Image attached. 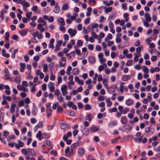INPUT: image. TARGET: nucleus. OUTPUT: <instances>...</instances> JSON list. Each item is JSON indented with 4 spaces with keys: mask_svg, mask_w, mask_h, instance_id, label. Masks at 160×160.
I'll return each mask as SVG.
<instances>
[{
    "mask_svg": "<svg viewBox=\"0 0 160 160\" xmlns=\"http://www.w3.org/2000/svg\"><path fill=\"white\" fill-rule=\"evenodd\" d=\"M17 3L22 5L23 8L28 7L30 6V4L25 0H19Z\"/></svg>",
    "mask_w": 160,
    "mask_h": 160,
    "instance_id": "obj_1",
    "label": "nucleus"
},
{
    "mask_svg": "<svg viewBox=\"0 0 160 160\" xmlns=\"http://www.w3.org/2000/svg\"><path fill=\"white\" fill-rule=\"evenodd\" d=\"M79 146V144L78 143H74L71 145V155H73L74 154L75 151L74 149Z\"/></svg>",
    "mask_w": 160,
    "mask_h": 160,
    "instance_id": "obj_2",
    "label": "nucleus"
},
{
    "mask_svg": "<svg viewBox=\"0 0 160 160\" xmlns=\"http://www.w3.org/2000/svg\"><path fill=\"white\" fill-rule=\"evenodd\" d=\"M117 87V85L115 84L114 85L110 87L108 89V92L110 94H112V93L114 92Z\"/></svg>",
    "mask_w": 160,
    "mask_h": 160,
    "instance_id": "obj_3",
    "label": "nucleus"
},
{
    "mask_svg": "<svg viewBox=\"0 0 160 160\" xmlns=\"http://www.w3.org/2000/svg\"><path fill=\"white\" fill-rule=\"evenodd\" d=\"M67 89V87L66 85H62L61 88V91L63 96H64L68 94L66 90Z\"/></svg>",
    "mask_w": 160,
    "mask_h": 160,
    "instance_id": "obj_4",
    "label": "nucleus"
},
{
    "mask_svg": "<svg viewBox=\"0 0 160 160\" xmlns=\"http://www.w3.org/2000/svg\"><path fill=\"white\" fill-rule=\"evenodd\" d=\"M5 74L4 75V79L6 80H8L9 78H11V77H9L10 73L7 68H6L5 69Z\"/></svg>",
    "mask_w": 160,
    "mask_h": 160,
    "instance_id": "obj_5",
    "label": "nucleus"
},
{
    "mask_svg": "<svg viewBox=\"0 0 160 160\" xmlns=\"http://www.w3.org/2000/svg\"><path fill=\"white\" fill-rule=\"evenodd\" d=\"M54 83L52 82H50L48 85V88L50 89V91L51 92H53L55 90L54 87Z\"/></svg>",
    "mask_w": 160,
    "mask_h": 160,
    "instance_id": "obj_6",
    "label": "nucleus"
},
{
    "mask_svg": "<svg viewBox=\"0 0 160 160\" xmlns=\"http://www.w3.org/2000/svg\"><path fill=\"white\" fill-rule=\"evenodd\" d=\"M33 106L32 108V113L34 116H35L37 115L38 112V108L35 106V104H33Z\"/></svg>",
    "mask_w": 160,
    "mask_h": 160,
    "instance_id": "obj_7",
    "label": "nucleus"
},
{
    "mask_svg": "<svg viewBox=\"0 0 160 160\" xmlns=\"http://www.w3.org/2000/svg\"><path fill=\"white\" fill-rule=\"evenodd\" d=\"M28 152L29 155L33 156L36 155V153L33 149L30 148H28Z\"/></svg>",
    "mask_w": 160,
    "mask_h": 160,
    "instance_id": "obj_8",
    "label": "nucleus"
},
{
    "mask_svg": "<svg viewBox=\"0 0 160 160\" xmlns=\"http://www.w3.org/2000/svg\"><path fill=\"white\" fill-rule=\"evenodd\" d=\"M131 76L129 75H124L122 77L121 79L123 81H126L130 79Z\"/></svg>",
    "mask_w": 160,
    "mask_h": 160,
    "instance_id": "obj_9",
    "label": "nucleus"
},
{
    "mask_svg": "<svg viewBox=\"0 0 160 160\" xmlns=\"http://www.w3.org/2000/svg\"><path fill=\"white\" fill-rule=\"evenodd\" d=\"M85 152V150L84 148H79L78 150V153L81 156L83 155Z\"/></svg>",
    "mask_w": 160,
    "mask_h": 160,
    "instance_id": "obj_10",
    "label": "nucleus"
},
{
    "mask_svg": "<svg viewBox=\"0 0 160 160\" xmlns=\"http://www.w3.org/2000/svg\"><path fill=\"white\" fill-rule=\"evenodd\" d=\"M19 65L20 67V71L21 72H23L24 71V69L26 67L25 63L20 62L19 63Z\"/></svg>",
    "mask_w": 160,
    "mask_h": 160,
    "instance_id": "obj_11",
    "label": "nucleus"
},
{
    "mask_svg": "<svg viewBox=\"0 0 160 160\" xmlns=\"http://www.w3.org/2000/svg\"><path fill=\"white\" fill-rule=\"evenodd\" d=\"M144 17L146 21L150 22L151 20V18L150 17V14L148 13H146L144 15Z\"/></svg>",
    "mask_w": 160,
    "mask_h": 160,
    "instance_id": "obj_12",
    "label": "nucleus"
},
{
    "mask_svg": "<svg viewBox=\"0 0 160 160\" xmlns=\"http://www.w3.org/2000/svg\"><path fill=\"white\" fill-rule=\"evenodd\" d=\"M133 101L131 99H128L125 102V103L127 106H130L133 104Z\"/></svg>",
    "mask_w": 160,
    "mask_h": 160,
    "instance_id": "obj_13",
    "label": "nucleus"
},
{
    "mask_svg": "<svg viewBox=\"0 0 160 160\" xmlns=\"http://www.w3.org/2000/svg\"><path fill=\"white\" fill-rule=\"evenodd\" d=\"M121 122L122 124L124 125L127 124L128 122L125 116H123L121 118Z\"/></svg>",
    "mask_w": 160,
    "mask_h": 160,
    "instance_id": "obj_14",
    "label": "nucleus"
},
{
    "mask_svg": "<svg viewBox=\"0 0 160 160\" xmlns=\"http://www.w3.org/2000/svg\"><path fill=\"white\" fill-rule=\"evenodd\" d=\"M46 111L47 112V117L49 118L51 116V113L52 112V110L51 108L50 107H48L46 108Z\"/></svg>",
    "mask_w": 160,
    "mask_h": 160,
    "instance_id": "obj_15",
    "label": "nucleus"
},
{
    "mask_svg": "<svg viewBox=\"0 0 160 160\" xmlns=\"http://www.w3.org/2000/svg\"><path fill=\"white\" fill-rule=\"evenodd\" d=\"M28 30H22L19 31V33L22 36H25L28 33Z\"/></svg>",
    "mask_w": 160,
    "mask_h": 160,
    "instance_id": "obj_16",
    "label": "nucleus"
},
{
    "mask_svg": "<svg viewBox=\"0 0 160 160\" xmlns=\"http://www.w3.org/2000/svg\"><path fill=\"white\" fill-rule=\"evenodd\" d=\"M36 137L38 138L39 140H41L42 138V133L41 131H39L37 133Z\"/></svg>",
    "mask_w": 160,
    "mask_h": 160,
    "instance_id": "obj_17",
    "label": "nucleus"
},
{
    "mask_svg": "<svg viewBox=\"0 0 160 160\" xmlns=\"http://www.w3.org/2000/svg\"><path fill=\"white\" fill-rule=\"evenodd\" d=\"M16 107V104L12 103L11 105L10 111L11 113H13L15 111V108Z\"/></svg>",
    "mask_w": 160,
    "mask_h": 160,
    "instance_id": "obj_18",
    "label": "nucleus"
},
{
    "mask_svg": "<svg viewBox=\"0 0 160 160\" xmlns=\"http://www.w3.org/2000/svg\"><path fill=\"white\" fill-rule=\"evenodd\" d=\"M69 147H68L65 150V156L68 157H69L70 156V151H69Z\"/></svg>",
    "mask_w": 160,
    "mask_h": 160,
    "instance_id": "obj_19",
    "label": "nucleus"
},
{
    "mask_svg": "<svg viewBox=\"0 0 160 160\" xmlns=\"http://www.w3.org/2000/svg\"><path fill=\"white\" fill-rule=\"evenodd\" d=\"M69 126L67 124L62 123L61 124V128L62 129H67L69 128Z\"/></svg>",
    "mask_w": 160,
    "mask_h": 160,
    "instance_id": "obj_20",
    "label": "nucleus"
},
{
    "mask_svg": "<svg viewBox=\"0 0 160 160\" xmlns=\"http://www.w3.org/2000/svg\"><path fill=\"white\" fill-rule=\"evenodd\" d=\"M60 8L58 6V4H56L55 7L53 10L54 12L55 13H58L60 11Z\"/></svg>",
    "mask_w": 160,
    "mask_h": 160,
    "instance_id": "obj_21",
    "label": "nucleus"
},
{
    "mask_svg": "<svg viewBox=\"0 0 160 160\" xmlns=\"http://www.w3.org/2000/svg\"><path fill=\"white\" fill-rule=\"evenodd\" d=\"M103 8L105 10L104 12L106 14L108 13L109 12L111 11L112 10V8L111 7H109L108 8L104 7Z\"/></svg>",
    "mask_w": 160,
    "mask_h": 160,
    "instance_id": "obj_22",
    "label": "nucleus"
},
{
    "mask_svg": "<svg viewBox=\"0 0 160 160\" xmlns=\"http://www.w3.org/2000/svg\"><path fill=\"white\" fill-rule=\"evenodd\" d=\"M69 137H70V131L68 132L67 134H64V135L63 137V139L64 141H66Z\"/></svg>",
    "mask_w": 160,
    "mask_h": 160,
    "instance_id": "obj_23",
    "label": "nucleus"
},
{
    "mask_svg": "<svg viewBox=\"0 0 160 160\" xmlns=\"http://www.w3.org/2000/svg\"><path fill=\"white\" fill-rule=\"evenodd\" d=\"M58 22L60 23V25L61 26H64L65 24V22L63 18H60L58 20Z\"/></svg>",
    "mask_w": 160,
    "mask_h": 160,
    "instance_id": "obj_24",
    "label": "nucleus"
},
{
    "mask_svg": "<svg viewBox=\"0 0 160 160\" xmlns=\"http://www.w3.org/2000/svg\"><path fill=\"white\" fill-rule=\"evenodd\" d=\"M88 60L89 62L91 63H94L95 62V58L92 57H89Z\"/></svg>",
    "mask_w": 160,
    "mask_h": 160,
    "instance_id": "obj_25",
    "label": "nucleus"
},
{
    "mask_svg": "<svg viewBox=\"0 0 160 160\" xmlns=\"http://www.w3.org/2000/svg\"><path fill=\"white\" fill-rule=\"evenodd\" d=\"M88 11L86 12V15L87 16H89L91 14V12L92 11V8L91 7H89L87 8Z\"/></svg>",
    "mask_w": 160,
    "mask_h": 160,
    "instance_id": "obj_26",
    "label": "nucleus"
},
{
    "mask_svg": "<svg viewBox=\"0 0 160 160\" xmlns=\"http://www.w3.org/2000/svg\"><path fill=\"white\" fill-rule=\"evenodd\" d=\"M43 71L44 72H46L48 71V64H44L43 65Z\"/></svg>",
    "mask_w": 160,
    "mask_h": 160,
    "instance_id": "obj_27",
    "label": "nucleus"
},
{
    "mask_svg": "<svg viewBox=\"0 0 160 160\" xmlns=\"http://www.w3.org/2000/svg\"><path fill=\"white\" fill-rule=\"evenodd\" d=\"M14 81L16 83H20L21 81V78L20 77L17 76L14 78Z\"/></svg>",
    "mask_w": 160,
    "mask_h": 160,
    "instance_id": "obj_28",
    "label": "nucleus"
},
{
    "mask_svg": "<svg viewBox=\"0 0 160 160\" xmlns=\"http://www.w3.org/2000/svg\"><path fill=\"white\" fill-rule=\"evenodd\" d=\"M106 102L107 103V106L108 107H109L111 106L112 103L110 101V98H108L106 100Z\"/></svg>",
    "mask_w": 160,
    "mask_h": 160,
    "instance_id": "obj_29",
    "label": "nucleus"
},
{
    "mask_svg": "<svg viewBox=\"0 0 160 160\" xmlns=\"http://www.w3.org/2000/svg\"><path fill=\"white\" fill-rule=\"evenodd\" d=\"M68 3H66L64 4L63 5V6L61 8V10H66L67 9H68Z\"/></svg>",
    "mask_w": 160,
    "mask_h": 160,
    "instance_id": "obj_30",
    "label": "nucleus"
},
{
    "mask_svg": "<svg viewBox=\"0 0 160 160\" xmlns=\"http://www.w3.org/2000/svg\"><path fill=\"white\" fill-rule=\"evenodd\" d=\"M77 33V31L75 30H72L71 28V37H72L75 35Z\"/></svg>",
    "mask_w": 160,
    "mask_h": 160,
    "instance_id": "obj_31",
    "label": "nucleus"
},
{
    "mask_svg": "<svg viewBox=\"0 0 160 160\" xmlns=\"http://www.w3.org/2000/svg\"><path fill=\"white\" fill-rule=\"evenodd\" d=\"M72 72L73 74L77 75L78 74L79 71L77 68H75L72 70Z\"/></svg>",
    "mask_w": 160,
    "mask_h": 160,
    "instance_id": "obj_32",
    "label": "nucleus"
},
{
    "mask_svg": "<svg viewBox=\"0 0 160 160\" xmlns=\"http://www.w3.org/2000/svg\"><path fill=\"white\" fill-rule=\"evenodd\" d=\"M57 98L59 102H62L64 101V98L62 97L61 95L58 96Z\"/></svg>",
    "mask_w": 160,
    "mask_h": 160,
    "instance_id": "obj_33",
    "label": "nucleus"
},
{
    "mask_svg": "<svg viewBox=\"0 0 160 160\" xmlns=\"http://www.w3.org/2000/svg\"><path fill=\"white\" fill-rule=\"evenodd\" d=\"M75 52H76L77 54L78 55H79L80 54L81 51L79 49H77L76 50L72 52H71V54H73L74 55L75 54Z\"/></svg>",
    "mask_w": 160,
    "mask_h": 160,
    "instance_id": "obj_34",
    "label": "nucleus"
},
{
    "mask_svg": "<svg viewBox=\"0 0 160 160\" xmlns=\"http://www.w3.org/2000/svg\"><path fill=\"white\" fill-rule=\"evenodd\" d=\"M108 80L106 79H104L102 80V83L105 86L106 88H108V85L107 84Z\"/></svg>",
    "mask_w": 160,
    "mask_h": 160,
    "instance_id": "obj_35",
    "label": "nucleus"
},
{
    "mask_svg": "<svg viewBox=\"0 0 160 160\" xmlns=\"http://www.w3.org/2000/svg\"><path fill=\"white\" fill-rule=\"evenodd\" d=\"M142 21L143 22L144 25L146 27H148L149 26V24L148 23V22H147V21H146L144 19L142 20Z\"/></svg>",
    "mask_w": 160,
    "mask_h": 160,
    "instance_id": "obj_36",
    "label": "nucleus"
},
{
    "mask_svg": "<svg viewBox=\"0 0 160 160\" xmlns=\"http://www.w3.org/2000/svg\"><path fill=\"white\" fill-rule=\"evenodd\" d=\"M143 71L146 73H148L149 72V70L146 66H144L142 68Z\"/></svg>",
    "mask_w": 160,
    "mask_h": 160,
    "instance_id": "obj_37",
    "label": "nucleus"
},
{
    "mask_svg": "<svg viewBox=\"0 0 160 160\" xmlns=\"http://www.w3.org/2000/svg\"><path fill=\"white\" fill-rule=\"evenodd\" d=\"M21 152L23 154L25 155H26L28 153V149H25L24 148H22L21 150Z\"/></svg>",
    "mask_w": 160,
    "mask_h": 160,
    "instance_id": "obj_38",
    "label": "nucleus"
},
{
    "mask_svg": "<svg viewBox=\"0 0 160 160\" xmlns=\"http://www.w3.org/2000/svg\"><path fill=\"white\" fill-rule=\"evenodd\" d=\"M152 39V37H149L148 38L146 39V41L148 45L150 44Z\"/></svg>",
    "mask_w": 160,
    "mask_h": 160,
    "instance_id": "obj_39",
    "label": "nucleus"
},
{
    "mask_svg": "<svg viewBox=\"0 0 160 160\" xmlns=\"http://www.w3.org/2000/svg\"><path fill=\"white\" fill-rule=\"evenodd\" d=\"M104 65L106 67H107V65L106 64H104L103 65H100L98 68V70L99 71H102L104 69Z\"/></svg>",
    "mask_w": 160,
    "mask_h": 160,
    "instance_id": "obj_40",
    "label": "nucleus"
},
{
    "mask_svg": "<svg viewBox=\"0 0 160 160\" xmlns=\"http://www.w3.org/2000/svg\"><path fill=\"white\" fill-rule=\"evenodd\" d=\"M83 44V42L80 40H78L77 43V46L78 47L82 45Z\"/></svg>",
    "mask_w": 160,
    "mask_h": 160,
    "instance_id": "obj_41",
    "label": "nucleus"
},
{
    "mask_svg": "<svg viewBox=\"0 0 160 160\" xmlns=\"http://www.w3.org/2000/svg\"><path fill=\"white\" fill-rule=\"evenodd\" d=\"M91 130L94 132H95L98 131L99 129V127L98 126H97L95 127H92L91 128Z\"/></svg>",
    "mask_w": 160,
    "mask_h": 160,
    "instance_id": "obj_42",
    "label": "nucleus"
},
{
    "mask_svg": "<svg viewBox=\"0 0 160 160\" xmlns=\"http://www.w3.org/2000/svg\"><path fill=\"white\" fill-rule=\"evenodd\" d=\"M36 126L38 128H42L43 126V123L41 121L39 122Z\"/></svg>",
    "mask_w": 160,
    "mask_h": 160,
    "instance_id": "obj_43",
    "label": "nucleus"
},
{
    "mask_svg": "<svg viewBox=\"0 0 160 160\" xmlns=\"http://www.w3.org/2000/svg\"><path fill=\"white\" fill-rule=\"evenodd\" d=\"M66 74L68 75H69L68 76V79L69 80H70V66H68V68L67 71L66 72Z\"/></svg>",
    "mask_w": 160,
    "mask_h": 160,
    "instance_id": "obj_44",
    "label": "nucleus"
},
{
    "mask_svg": "<svg viewBox=\"0 0 160 160\" xmlns=\"http://www.w3.org/2000/svg\"><path fill=\"white\" fill-rule=\"evenodd\" d=\"M117 111V108L116 107L113 108H110L109 109V112L110 113H112L113 112H116Z\"/></svg>",
    "mask_w": 160,
    "mask_h": 160,
    "instance_id": "obj_45",
    "label": "nucleus"
},
{
    "mask_svg": "<svg viewBox=\"0 0 160 160\" xmlns=\"http://www.w3.org/2000/svg\"><path fill=\"white\" fill-rule=\"evenodd\" d=\"M98 75L97 73H96L95 74L94 77L93 78V82L94 84H95L96 83V79L98 77Z\"/></svg>",
    "mask_w": 160,
    "mask_h": 160,
    "instance_id": "obj_46",
    "label": "nucleus"
},
{
    "mask_svg": "<svg viewBox=\"0 0 160 160\" xmlns=\"http://www.w3.org/2000/svg\"><path fill=\"white\" fill-rule=\"evenodd\" d=\"M132 128L130 125H128L126 126L125 129L127 130L128 131H130L132 129Z\"/></svg>",
    "mask_w": 160,
    "mask_h": 160,
    "instance_id": "obj_47",
    "label": "nucleus"
},
{
    "mask_svg": "<svg viewBox=\"0 0 160 160\" xmlns=\"http://www.w3.org/2000/svg\"><path fill=\"white\" fill-rule=\"evenodd\" d=\"M17 142L18 143L20 147H22L24 146V143L23 142H21V141L20 140H18Z\"/></svg>",
    "mask_w": 160,
    "mask_h": 160,
    "instance_id": "obj_48",
    "label": "nucleus"
},
{
    "mask_svg": "<svg viewBox=\"0 0 160 160\" xmlns=\"http://www.w3.org/2000/svg\"><path fill=\"white\" fill-rule=\"evenodd\" d=\"M51 10V8L49 7H48L44 9V12L45 13L48 12Z\"/></svg>",
    "mask_w": 160,
    "mask_h": 160,
    "instance_id": "obj_49",
    "label": "nucleus"
},
{
    "mask_svg": "<svg viewBox=\"0 0 160 160\" xmlns=\"http://www.w3.org/2000/svg\"><path fill=\"white\" fill-rule=\"evenodd\" d=\"M24 100H21L19 101L18 103V105L20 107H22L24 106Z\"/></svg>",
    "mask_w": 160,
    "mask_h": 160,
    "instance_id": "obj_50",
    "label": "nucleus"
},
{
    "mask_svg": "<svg viewBox=\"0 0 160 160\" xmlns=\"http://www.w3.org/2000/svg\"><path fill=\"white\" fill-rule=\"evenodd\" d=\"M71 108H72L73 109H74L75 110H76L77 109V106L74 105L72 102H71Z\"/></svg>",
    "mask_w": 160,
    "mask_h": 160,
    "instance_id": "obj_51",
    "label": "nucleus"
},
{
    "mask_svg": "<svg viewBox=\"0 0 160 160\" xmlns=\"http://www.w3.org/2000/svg\"><path fill=\"white\" fill-rule=\"evenodd\" d=\"M54 64L53 63H51L49 65V68L50 71H51V73H52V69L53 68L54 66Z\"/></svg>",
    "mask_w": 160,
    "mask_h": 160,
    "instance_id": "obj_52",
    "label": "nucleus"
},
{
    "mask_svg": "<svg viewBox=\"0 0 160 160\" xmlns=\"http://www.w3.org/2000/svg\"><path fill=\"white\" fill-rule=\"evenodd\" d=\"M60 93V90L58 89H56L54 92V94L55 95H56L57 97L59 95Z\"/></svg>",
    "mask_w": 160,
    "mask_h": 160,
    "instance_id": "obj_53",
    "label": "nucleus"
},
{
    "mask_svg": "<svg viewBox=\"0 0 160 160\" xmlns=\"http://www.w3.org/2000/svg\"><path fill=\"white\" fill-rule=\"evenodd\" d=\"M5 34L6 35L5 40L6 41H7L8 40V38L10 36V34L8 32H6Z\"/></svg>",
    "mask_w": 160,
    "mask_h": 160,
    "instance_id": "obj_54",
    "label": "nucleus"
},
{
    "mask_svg": "<svg viewBox=\"0 0 160 160\" xmlns=\"http://www.w3.org/2000/svg\"><path fill=\"white\" fill-rule=\"evenodd\" d=\"M127 4L126 3H124L122 4V8H123L124 10H126L127 9Z\"/></svg>",
    "mask_w": 160,
    "mask_h": 160,
    "instance_id": "obj_55",
    "label": "nucleus"
},
{
    "mask_svg": "<svg viewBox=\"0 0 160 160\" xmlns=\"http://www.w3.org/2000/svg\"><path fill=\"white\" fill-rule=\"evenodd\" d=\"M85 109L86 110H88L91 108V107L89 104H87L84 106Z\"/></svg>",
    "mask_w": 160,
    "mask_h": 160,
    "instance_id": "obj_56",
    "label": "nucleus"
},
{
    "mask_svg": "<svg viewBox=\"0 0 160 160\" xmlns=\"http://www.w3.org/2000/svg\"><path fill=\"white\" fill-rule=\"evenodd\" d=\"M42 137L45 139H47L48 138V136L47 134L45 133H43L42 134Z\"/></svg>",
    "mask_w": 160,
    "mask_h": 160,
    "instance_id": "obj_57",
    "label": "nucleus"
},
{
    "mask_svg": "<svg viewBox=\"0 0 160 160\" xmlns=\"http://www.w3.org/2000/svg\"><path fill=\"white\" fill-rule=\"evenodd\" d=\"M132 64V61L131 60H128L126 63L127 66H131Z\"/></svg>",
    "mask_w": 160,
    "mask_h": 160,
    "instance_id": "obj_58",
    "label": "nucleus"
},
{
    "mask_svg": "<svg viewBox=\"0 0 160 160\" xmlns=\"http://www.w3.org/2000/svg\"><path fill=\"white\" fill-rule=\"evenodd\" d=\"M91 114H88L86 117V119L87 120H88L89 122L91 121L92 120L91 118Z\"/></svg>",
    "mask_w": 160,
    "mask_h": 160,
    "instance_id": "obj_59",
    "label": "nucleus"
},
{
    "mask_svg": "<svg viewBox=\"0 0 160 160\" xmlns=\"http://www.w3.org/2000/svg\"><path fill=\"white\" fill-rule=\"evenodd\" d=\"M50 152L52 154H53L55 156H57V152L55 150H52Z\"/></svg>",
    "mask_w": 160,
    "mask_h": 160,
    "instance_id": "obj_60",
    "label": "nucleus"
},
{
    "mask_svg": "<svg viewBox=\"0 0 160 160\" xmlns=\"http://www.w3.org/2000/svg\"><path fill=\"white\" fill-rule=\"evenodd\" d=\"M108 26L110 29L113 28V24L112 22V21H109L108 23Z\"/></svg>",
    "mask_w": 160,
    "mask_h": 160,
    "instance_id": "obj_61",
    "label": "nucleus"
},
{
    "mask_svg": "<svg viewBox=\"0 0 160 160\" xmlns=\"http://www.w3.org/2000/svg\"><path fill=\"white\" fill-rule=\"evenodd\" d=\"M90 18L88 17L85 20L84 23L86 24H88L90 22Z\"/></svg>",
    "mask_w": 160,
    "mask_h": 160,
    "instance_id": "obj_62",
    "label": "nucleus"
},
{
    "mask_svg": "<svg viewBox=\"0 0 160 160\" xmlns=\"http://www.w3.org/2000/svg\"><path fill=\"white\" fill-rule=\"evenodd\" d=\"M55 76L53 74L52 72L51 73V75L50 77V79L51 80L53 81L55 80Z\"/></svg>",
    "mask_w": 160,
    "mask_h": 160,
    "instance_id": "obj_63",
    "label": "nucleus"
},
{
    "mask_svg": "<svg viewBox=\"0 0 160 160\" xmlns=\"http://www.w3.org/2000/svg\"><path fill=\"white\" fill-rule=\"evenodd\" d=\"M78 105L79 109H81L83 108L84 107L83 105L81 102L78 103Z\"/></svg>",
    "mask_w": 160,
    "mask_h": 160,
    "instance_id": "obj_64",
    "label": "nucleus"
}]
</instances>
